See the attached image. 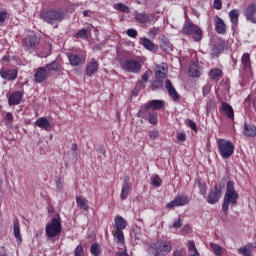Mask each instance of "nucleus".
<instances>
[{"mask_svg": "<svg viewBox=\"0 0 256 256\" xmlns=\"http://www.w3.org/2000/svg\"><path fill=\"white\" fill-rule=\"evenodd\" d=\"M237 201H239V193H237V190H235V182L228 181L222 204V211L227 213L230 205H232V207H237Z\"/></svg>", "mask_w": 256, "mask_h": 256, "instance_id": "f257e3e1", "label": "nucleus"}, {"mask_svg": "<svg viewBox=\"0 0 256 256\" xmlns=\"http://www.w3.org/2000/svg\"><path fill=\"white\" fill-rule=\"evenodd\" d=\"M59 63L53 61L50 64H47L43 67H39L34 74V81L36 83H43L47 81L48 77L53 73V71H59Z\"/></svg>", "mask_w": 256, "mask_h": 256, "instance_id": "f03ea898", "label": "nucleus"}, {"mask_svg": "<svg viewBox=\"0 0 256 256\" xmlns=\"http://www.w3.org/2000/svg\"><path fill=\"white\" fill-rule=\"evenodd\" d=\"M217 147L222 159H229L235 153V145L229 140L219 138L217 140Z\"/></svg>", "mask_w": 256, "mask_h": 256, "instance_id": "7ed1b4c3", "label": "nucleus"}, {"mask_svg": "<svg viewBox=\"0 0 256 256\" xmlns=\"http://www.w3.org/2000/svg\"><path fill=\"white\" fill-rule=\"evenodd\" d=\"M45 231L46 236L49 239L59 237V235H61V217L58 216L56 218H53L50 222H48Z\"/></svg>", "mask_w": 256, "mask_h": 256, "instance_id": "20e7f679", "label": "nucleus"}, {"mask_svg": "<svg viewBox=\"0 0 256 256\" xmlns=\"http://www.w3.org/2000/svg\"><path fill=\"white\" fill-rule=\"evenodd\" d=\"M173 250V246L171 242L168 241H158L151 245L150 253L154 256H163L161 253H165L166 255L171 253Z\"/></svg>", "mask_w": 256, "mask_h": 256, "instance_id": "39448f33", "label": "nucleus"}, {"mask_svg": "<svg viewBox=\"0 0 256 256\" xmlns=\"http://www.w3.org/2000/svg\"><path fill=\"white\" fill-rule=\"evenodd\" d=\"M41 19L50 25H57L63 21V13L57 10H50L40 14Z\"/></svg>", "mask_w": 256, "mask_h": 256, "instance_id": "423d86ee", "label": "nucleus"}, {"mask_svg": "<svg viewBox=\"0 0 256 256\" xmlns=\"http://www.w3.org/2000/svg\"><path fill=\"white\" fill-rule=\"evenodd\" d=\"M120 67L123 71H126V73H139V71H141V62L129 59L120 62Z\"/></svg>", "mask_w": 256, "mask_h": 256, "instance_id": "0eeeda50", "label": "nucleus"}, {"mask_svg": "<svg viewBox=\"0 0 256 256\" xmlns=\"http://www.w3.org/2000/svg\"><path fill=\"white\" fill-rule=\"evenodd\" d=\"M38 45L39 37L35 34H30L23 40V47L25 48V51H29V53L35 51Z\"/></svg>", "mask_w": 256, "mask_h": 256, "instance_id": "6e6552de", "label": "nucleus"}, {"mask_svg": "<svg viewBox=\"0 0 256 256\" xmlns=\"http://www.w3.org/2000/svg\"><path fill=\"white\" fill-rule=\"evenodd\" d=\"M134 19L136 23H139L140 25H147V23H155L159 17L155 14H146V13H139L136 12Z\"/></svg>", "mask_w": 256, "mask_h": 256, "instance_id": "1a4fd4ad", "label": "nucleus"}, {"mask_svg": "<svg viewBox=\"0 0 256 256\" xmlns=\"http://www.w3.org/2000/svg\"><path fill=\"white\" fill-rule=\"evenodd\" d=\"M221 197H223V191L215 185L206 197V201L209 205H215V203H219V199H221Z\"/></svg>", "mask_w": 256, "mask_h": 256, "instance_id": "9d476101", "label": "nucleus"}, {"mask_svg": "<svg viewBox=\"0 0 256 256\" xmlns=\"http://www.w3.org/2000/svg\"><path fill=\"white\" fill-rule=\"evenodd\" d=\"M87 55L85 53H72L68 55V61L72 67H79V65H85Z\"/></svg>", "mask_w": 256, "mask_h": 256, "instance_id": "9b49d317", "label": "nucleus"}, {"mask_svg": "<svg viewBox=\"0 0 256 256\" xmlns=\"http://www.w3.org/2000/svg\"><path fill=\"white\" fill-rule=\"evenodd\" d=\"M244 17L250 23H253L254 25H256V0L248 4V6L244 11Z\"/></svg>", "mask_w": 256, "mask_h": 256, "instance_id": "f8f14e48", "label": "nucleus"}, {"mask_svg": "<svg viewBox=\"0 0 256 256\" xmlns=\"http://www.w3.org/2000/svg\"><path fill=\"white\" fill-rule=\"evenodd\" d=\"M191 201L189 197L184 195H179L174 198L170 203L167 204L168 209H173V207H183Z\"/></svg>", "mask_w": 256, "mask_h": 256, "instance_id": "ddd939ff", "label": "nucleus"}, {"mask_svg": "<svg viewBox=\"0 0 256 256\" xmlns=\"http://www.w3.org/2000/svg\"><path fill=\"white\" fill-rule=\"evenodd\" d=\"M129 193H131V182L129 176H125L120 193V199L122 201H125V199L129 197Z\"/></svg>", "mask_w": 256, "mask_h": 256, "instance_id": "4468645a", "label": "nucleus"}, {"mask_svg": "<svg viewBox=\"0 0 256 256\" xmlns=\"http://www.w3.org/2000/svg\"><path fill=\"white\" fill-rule=\"evenodd\" d=\"M214 27L218 35H225L227 33V24L219 16L214 17Z\"/></svg>", "mask_w": 256, "mask_h": 256, "instance_id": "2eb2a0df", "label": "nucleus"}, {"mask_svg": "<svg viewBox=\"0 0 256 256\" xmlns=\"http://www.w3.org/2000/svg\"><path fill=\"white\" fill-rule=\"evenodd\" d=\"M18 71L17 69H7L3 68L0 70V76L2 79H6L8 81H15L17 79Z\"/></svg>", "mask_w": 256, "mask_h": 256, "instance_id": "dca6fc26", "label": "nucleus"}, {"mask_svg": "<svg viewBox=\"0 0 256 256\" xmlns=\"http://www.w3.org/2000/svg\"><path fill=\"white\" fill-rule=\"evenodd\" d=\"M99 71V62L93 58L90 62L86 65V75L87 77H93L95 73Z\"/></svg>", "mask_w": 256, "mask_h": 256, "instance_id": "f3484780", "label": "nucleus"}, {"mask_svg": "<svg viewBox=\"0 0 256 256\" xmlns=\"http://www.w3.org/2000/svg\"><path fill=\"white\" fill-rule=\"evenodd\" d=\"M140 45L146 49V51H157V45L147 37H140Z\"/></svg>", "mask_w": 256, "mask_h": 256, "instance_id": "a211bd4d", "label": "nucleus"}, {"mask_svg": "<svg viewBox=\"0 0 256 256\" xmlns=\"http://www.w3.org/2000/svg\"><path fill=\"white\" fill-rule=\"evenodd\" d=\"M165 87L171 99H173V101H179V93H177V90L175 89V87H173L171 80H166Z\"/></svg>", "mask_w": 256, "mask_h": 256, "instance_id": "6ab92c4d", "label": "nucleus"}, {"mask_svg": "<svg viewBox=\"0 0 256 256\" xmlns=\"http://www.w3.org/2000/svg\"><path fill=\"white\" fill-rule=\"evenodd\" d=\"M21 99H23V92L16 91L9 96L8 103L9 105H19Z\"/></svg>", "mask_w": 256, "mask_h": 256, "instance_id": "aec40b11", "label": "nucleus"}, {"mask_svg": "<svg viewBox=\"0 0 256 256\" xmlns=\"http://www.w3.org/2000/svg\"><path fill=\"white\" fill-rule=\"evenodd\" d=\"M13 233L18 245L21 244L23 239L21 238V228H19V219L17 218L13 220Z\"/></svg>", "mask_w": 256, "mask_h": 256, "instance_id": "412c9836", "label": "nucleus"}, {"mask_svg": "<svg viewBox=\"0 0 256 256\" xmlns=\"http://www.w3.org/2000/svg\"><path fill=\"white\" fill-rule=\"evenodd\" d=\"M221 109L223 113L228 117V119H235V112L233 111V107L229 105V103L222 102Z\"/></svg>", "mask_w": 256, "mask_h": 256, "instance_id": "4be33fe9", "label": "nucleus"}, {"mask_svg": "<svg viewBox=\"0 0 256 256\" xmlns=\"http://www.w3.org/2000/svg\"><path fill=\"white\" fill-rule=\"evenodd\" d=\"M36 125L40 129H44V131H49L51 129V123L45 117H40L36 120Z\"/></svg>", "mask_w": 256, "mask_h": 256, "instance_id": "5701e85b", "label": "nucleus"}, {"mask_svg": "<svg viewBox=\"0 0 256 256\" xmlns=\"http://www.w3.org/2000/svg\"><path fill=\"white\" fill-rule=\"evenodd\" d=\"M199 26L195 25L193 22H185L184 26H183V33L184 35H191L195 32V30L198 28Z\"/></svg>", "mask_w": 256, "mask_h": 256, "instance_id": "b1692460", "label": "nucleus"}, {"mask_svg": "<svg viewBox=\"0 0 256 256\" xmlns=\"http://www.w3.org/2000/svg\"><path fill=\"white\" fill-rule=\"evenodd\" d=\"M114 222L116 225V231H123L127 227V220L122 216H116L114 218Z\"/></svg>", "mask_w": 256, "mask_h": 256, "instance_id": "393cba45", "label": "nucleus"}, {"mask_svg": "<svg viewBox=\"0 0 256 256\" xmlns=\"http://www.w3.org/2000/svg\"><path fill=\"white\" fill-rule=\"evenodd\" d=\"M243 135L245 137H255L256 135V127L255 125H251V124H244V131H243Z\"/></svg>", "mask_w": 256, "mask_h": 256, "instance_id": "a878e982", "label": "nucleus"}, {"mask_svg": "<svg viewBox=\"0 0 256 256\" xmlns=\"http://www.w3.org/2000/svg\"><path fill=\"white\" fill-rule=\"evenodd\" d=\"M148 107H150V109H153V111H159L160 109H163V107H165V101L151 100L150 102H148Z\"/></svg>", "mask_w": 256, "mask_h": 256, "instance_id": "bb28decb", "label": "nucleus"}, {"mask_svg": "<svg viewBox=\"0 0 256 256\" xmlns=\"http://www.w3.org/2000/svg\"><path fill=\"white\" fill-rule=\"evenodd\" d=\"M189 75L190 77H200L201 75V68L197 63H192L189 68Z\"/></svg>", "mask_w": 256, "mask_h": 256, "instance_id": "cd10ccee", "label": "nucleus"}, {"mask_svg": "<svg viewBox=\"0 0 256 256\" xmlns=\"http://www.w3.org/2000/svg\"><path fill=\"white\" fill-rule=\"evenodd\" d=\"M241 63L243 69H251V55H249V53L243 54Z\"/></svg>", "mask_w": 256, "mask_h": 256, "instance_id": "c85d7f7f", "label": "nucleus"}, {"mask_svg": "<svg viewBox=\"0 0 256 256\" xmlns=\"http://www.w3.org/2000/svg\"><path fill=\"white\" fill-rule=\"evenodd\" d=\"M149 104H146L145 106L141 107L138 112V117H141V119H147L149 116V113H152L150 110Z\"/></svg>", "mask_w": 256, "mask_h": 256, "instance_id": "c756f323", "label": "nucleus"}, {"mask_svg": "<svg viewBox=\"0 0 256 256\" xmlns=\"http://www.w3.org/2000/svg\"><path fill=\"white\" fill-rule=\"evenodd\" d=\"M229 18L232 23V25L237 26L239 23V10L234 9L229 12Z\"/></svg>", "mask_w": 256, "mask_h": 256, "instance_id": "7c9ffc66", "label": "nucleus"}, {"mask_svg": "<svg viewBox=\"0 0 256 256\" xmlns=\"http://www.w3.org/2000/svg\"><path fill=\"white\" fill-rule=\"evenodd\" d=\"M77 206L84 211H89V204H87V199L82 196L76 198Z\"/></svg>", "mask_w": 256, "mask_h": 256, "instance_id": "2f4dec72", "label": "nucleus"}, {"mask_svg": "<svg viewBox=\"0 0 256 256\" xmlns=\"http://www.w3.org/2000/svg\"><path fill=\"white\" fill-rule=\"evenodd\" d=\"M155 77H156L157 81H163V79H166L167 78V70L165 69V67L159 68L155 72Z\"/></svg>", "mask_w": 256, "mask_h": 256, "instance_id": "473e14b6", "label": "nucleus"}, {"mask_svg": "<svg viewBox=\"0 0 256 256\" xmlns=\"http://www.w3.org/2000/svg\"><path fill=\"white\" fill-rule=\"evenodd\" d=\"M238 253L243 256H251L253 255V251L251 250V245L243 246L238 249Z\"/></svg>", "mask_w": 256, "mask_h": 256, "instance_id": "72a5a7b5", "label": "nucleus"}, {"mask_svg": "<svg viewBox=\"0 0 256 256\" xmlns=\"http://www.w3.org/2000/svg\"><path fill=\"white\" fill-rule=\"evenodd\" d=\"M114 237L116 243H119L120 245H123V243H125V235L123 234V230H116Z\"/></svg>", "mask_w": 256, "mask_h": 256, "instance_id": "f704fd0d", "label": "nucleus"}, {"mask_svg": "<svg viewBox=\"0 0 256 256\" xmlns=\"http://www.w3.org/2000/svg\"><path fill=\"white\" fill-rule=\"evenodd\" d=\"M210 79H219V77H223V71L219 68H215L210 70L209 72Z\"/></svg>", "mask_w": 256, "mask_h": 256, "instance_id": "c9c22d12", "label": "nucleus"}, {"mask_svg": "<svg viewBox=\"0 0 256 256\" xmlns=\"http://www.w3.org/2000/svg\"><path fill=\"white\" fill-rule=\"evenodd\" d=\"M74 37L76 39H88L89 38V30L88 29H81L80 31H78Z\"/></svg>", "mask_w": 256, "mask_h": 256, "instance_id": "e433bc0d", "label": "nucleus"}, {"mask_svg": "<svg viewBox=\"0 0 256 256\" xmlns=\"http://www.w3.org/2000/svg\"><path fill=\"white\" fill-rule=\"evenodd\" d=\"M90 253L93 256L101 255V245H99V243L92 244L90 247Z\"/></svg>", "mask_w": 256, "mask_h": 256, "instance_id": "4c0bfd02", "label": "nucleus"}, {"mask_svg": "<svg viewBox=\"0 0 256 256\" xmlns=\"http://www.w3.org/2000/svg\"><path fill=\"white\" fill-rule=\"evenodd\" d=\"M210 249L214 252L215 255L221 256L223 255V248L216 243H210Z\"/></svg>", "mask_w": 256, "mask_h": 256, "instance_id": "58836bf2", "label": "nucleus"}, {"mask_svg": "<svg viewBox=\"0 0 256 256\" xmlns=\"http://www.w3.org/2000/svg\"><path fill=\"white\" fill-rule=\"evenodd\" d=\"M159 33H161V28L152 27L148 31V37H150V39H155Z\"/></svg>", "mask_w": 256, "mask_h": 256, "instance_id": "ea45409f", "label": "nucleus"}, {"mask_svg": "<svg viewBox=\"0 0 256 256\" xmlns=\"http://www.w3.org/2000/svg\"><path fill=\"white\" fill-rule=\"evenodd\" d=\"M116 11H121V13H129V7L123 3H117L113 5Z\"/></svg>", "mask_w": 256, "mask_h": 256, "instance_id": "a19ab883", "label": "nucleus"}, {"mask_svg": "<svg viewBox=\"0 0 256 256\" xmlns=\"http://www.w3.org/2000/svg\"><path fill=\"white\" fill-rule=\"evenodd\" d=\"M192 33H194L193 35L194 41H201V39H203V30H201L199 26Z\"/></svg>", "mask_w": 256, "mask_h": 256, "instance_id": "79ce46f5", "label": "nucleus"}, {"mask_svg": "<svg viewBox=\"0 0 256 256\" xmlns=\"http://www.w3.org/2000/svg\"><path fill=\"white\" fill-rule=\"evenodd\" d=\"M149 75H151V72L146 71L143 75H142V81H138L137 85L141 86L142 88L145 87L144 83H147L149 81Z\"/></svg>", "mask_w": 256, "mask_h": 256, "instance_id": "37998d69", "label": "nucleus"}, {"mask_svg": "<svg viewBox=\"0 0 256 256\" xmlns=\"http://www.w3.org/2000/svg\"><path fill=\"white\" fill-rule=\"evenodd\" d=\"M148 121L151 125H157V123H159V119L157 117V114L150 112L149 116H148Z\"/></svg>", "mask_w": 256, "mask_h": 256, "instance_id": "c03bdc74", "label": "nucleus"}, {"mask_svg": "<svg viewBox=\"0 0 256 256\" xmlns=\"http://www.w3.org/2000/svg\"><path fill=\"white\" fill-rule=\"evenodd\" d=\"M151 183L154 187H161V178L159 177V175H154L151 177Z\"/></svg>", "mask_w": 256, "mask_h": 256, "instance_id": "a18cd8bd", "label": "nucleus"}, {"mask_svg": "<svg viewBox=\"0 0 256 256\" xmlns=\"http://www.w3.org/2000/svg\"><path fill=\"white\" fill-rule=\"evenodd\" d=\"M74 256H85V250L83 249V245L79 244L74 250Z\"/></svg>", "mask_w": 256, "mask_h": 256, "instance_id": "49530a36", "label": "nucleus"}, {"mask_svg": "<svg viewBox=\"0 0 256 256\" xmlns=\"http://www.w3.org/2000/svg\"><path fill=\"white\" fill-rule=\"evenodd\" d=\"M5 121V125L11 127V124L13 123V114L11 112L6 113Z\"/></svg>", "mask_w": 256, "mask_h": 256, "instance_id": "de8ad7c7", "label": "nucleus"}, {"mask_svg": "<svg viewBox=\"0 0 256 256\" xmlns=\"http://www.w3.org/2000/svg\"><path fill=\"white\" fill-rule=\"evenodd\" d=\"M197 251V247L195 246V242L193 240L188 241V253H193Z\"/></svg>", "mask_w": 256, "mask_h": 256, "instance_id": "09e8293b", "label": "nucleus"}, {"mask_svg": "<svg viewBox=\"0 0 256 256\" xmlns=\"http://www.w3.org/2000/svg\"><path fill=\"white\" fill-rule=\"evenodd\" d=\"M172 227L173 229H181V227H183V221L180 218H177L174 220Z\"/></svg>", "mask_w": 256, "mask_h": 256, "instance_id": "8fccbe9b", "label": "nucleus"}, {"mask_svg": "<svg viewBox=\"0 0 256 256\" xmlns=\"http://www.w3.org/2000/svg\"><path fill=\"white\" fill-rule=\"evenodd\" d=\"M126 35H128V37L135 38V37H137L138 32H137V30L130 28L126 31Z\"/></svg>", "mask_w": 256, "mask_h": 256, "instance_id": "3c124183", "label": "nucleus"}, {"mask_svg": "<svg viewBox=\"0 0 256 256\" xmlns=\"http://www.w3.org/2000/svg\"><path fill=\"white\" fill-rule=\"evenodd\" d=\"M200 193L205 197L207 195V186L199 182Z\"/></svg>", "mask_w": 256, "mask_h": 256, "instance_id": "603ef678", "label": "nucleus"}, {"mask_svg": "<svg viewBox=\"0 0 256 256\" xmlns=\"http://www.w3.org/2000/svg\"><path fill=\"white\" fill-rule=\"evenodd\" d=\"M149 137H150V139H152V141H155V139H157V137H159V132H157L155 130H151L149 132Z\"/></svg>", "mask_w": 256, "mask_h": 256, "instance_id": "864d4df0", "label": "nucleus"}, {"mask_svg": "<svg viewBox=\"0 0 256 256\" xmlns=\"http://www.w3.org/2000/svg\"><path fill=\"white\" fill-rule=\"evenodd\" d=\"M223 6L221 0H214L213 7L214 9H217L218 11L221 9Z\"/></svg>", "mask_w": 256, "mask_h": 256, "instance_id": "5fc2aeb1", "label": "nucleus"}, {"mask_svg": "<svg viewBox=\"0 0 256 256\" xmlns=\"http://www.w3.org/2000/svg\"><path fill=\"white\" fill-rule=\"evenodd\" d=\"M188 126L193 131H197V124L193 120H188Z\"/></svg>", "mask_w": 256, "mask_h": 256, "instance_id": "6e6d98bb", "label": "nucleus"}, {"mask_svg": "<svg viewBox=\"0 0 256 256\" xmlns=\"http://www.w3.org/2000/svg\"><path fill=\"white\" fill-rule=\"evenodd\" d=\"M5 19H7V12H0V23H5Z\"/></svg>", "mask_w": 256, "mask_h": 256, "instance_id": "4d7b16f0", "label": "nucleus"}, {"mask_svg": "<svg viewBox=\"0 0 256 256\" xmlns=\"http://www.w3.org/2000/svg\"><path fill=\"white\" fill-rule=\"evenodd\" d=\"M177 139L180 143H183L186 139L185 133H178L177 134Z\"/></svg>", "mask_w": 256, "mask_h": 256, "instance_id": "13d9d810", "label": "nucleus"}, {"mask_svg": "<svg viewBox=\"0 0 256 256\" xmlns=\"http://www.w3.org/2000/svg\"><path fill=\"white\" fill-rule=\"evenodd\" d=\"M71 151L73 152L72 156L75 157V159H77V144H72Z\"/></svg>", "mask_w": 256, "mask_h": 256, "instance_id": "bf43d9fd", "label": "nucleus"}, {"mask_svg": "<svg viewBox=\"0 0 256 256\" xmlns=\"http://www.w3.org/2000/svg\"><path fill=\"white\" fill-rule=\"evenodd\" d=\"M210 91H211V87H209V86H204L203 87V94L204 95H209Z\"/></svg>", "mask_w": 256, "mask_h": 256, "instance_id": "052dcab7", "label": "nucleus"}, {"mask_svg": "<svg viewBox=\"0 0 256 256\" xmlns=\"http://www.w3.org/2000/svg\"><path fill=\"white\" fill-rule=\"evenodd\" d=\"M173 256H185V254H183V251L181 250H175Z\"/></svg>", "mask_w": 256, "mask_h": 256, "instance_id": "680f3d73", "label": "nucleus"}, {"mask_svg": "<svg viewBox=\"0 0 256 256\" xmlns=\"http://www.w3.org/2000/svg\"><path fill=\"white\" fill-rule=\"evenodd\" d=\"M83 17H91V11L89 10L83 11Z\"/></svg>", "mask_w": 256, "mask_h": 256, "instance_id": "e2e57ef3", "label": "nucleus"}, {"mask_svg": "<svg viewBox=\"0 0 256 256\" xmlns=\"http://www.w3.org/2000/svg\"><path fill=\"white\" fill-rule=\"evenodd\" d=\"M116 256H129L127 253V250H124L123 252H118Z\"/></svg>", "mask_w": 256, "mask_h": 256, "instance_id": "0e129e2a", "label": "nucleus"}, {"mask_svg": "<svg viewBox=\"0 0 256 256\" xmlns=\"http://www.w3.org/2000/svg\"><path fill=\"white\" fill-rule=\"evenodd\" d=\"M189 255H190V256H200V255H199V251H197V250L194 251V252H190Z\"/></svg>", "mask_w": 256, "mask_h": 256, "instance_id": "69168bd1", "label": "nucleus"}, {"mask_svg": "<svg viewBox=\"0 0 256 256\" xmlns=\"http://www.w3.org/2000/svg\"><path fill=\"white\" fill-rule=\"evenodd\" d=\"M0 256H7V254H5V252H3V250L0 249Z\"/></svg>", "mask_w": 256, "mask_h": 256, "instance_id": "338daca9", "label": "nucleus"}, {"mask_svg": "<svg viewBox=\"0 0 256 256\" xmlns=\"http://www.w3.org/2000/svg\"><path fill=\"white\" fill-rule=\"evenodd\" d=\"M57 185H59V181L57 182Z\"/></svg>", "mask_w": 256, "mask_h": 256, "instance_id": "774afa93", "label": "nucleus"}]
</instances>
